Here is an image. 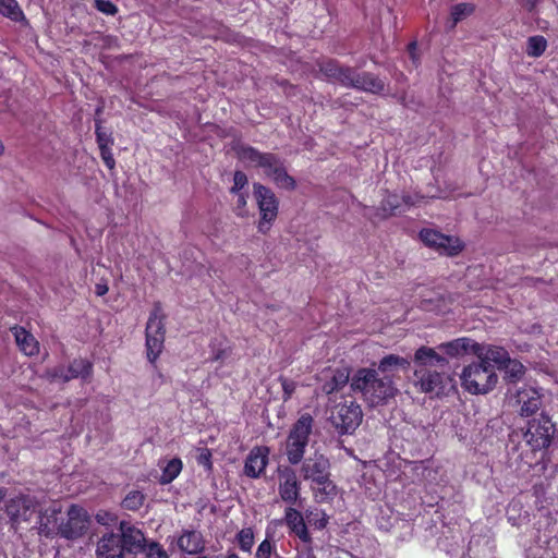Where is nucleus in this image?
Listing matches in <instances>:
<instances>
[{"label":"nucleus","instance_id":"nucleus-1","mask_svg":"<svg viewBox=\"0 0 558 558\" xmlns=\"http://www.w3.org/2000/svg\"><path fill=\"white\" fill-rule=\"evenodd\" d=\"M413 363L414 385L421 392L440 396L451 385L449 361L436 349L420 347L414 353Z\"/></svg>","mask_w":558,"mask_h":558},{"label":"nucleus","instance_id":"nucleus-2","mask_svg":"<svg viewBox=\"0 0 558 558\" xmlns=\"http://www.w3.org/2000/svg\"><path fill=\"white\" fill-rule=\"evenodd\" d=\"M350 387L354 392L361 393L369 407L384 405L399 392L392 376L381 375L375 368L368 367L354 373Z\"/></svg>","mask_w":558,"mask_h":558},{"label":"nucleus","instance_id":"nucleus-3","mask_svg":"<svg viewBox=\"0 0 558 558\" xmlns=\"http://www.w3.org/2000/svg\"><path fill=\"white\" fill-rule=\"evenodd\" d=\"M233 150L239 160L247 162L255 168H260L264 174L271 179L279 189L293 191L296 187L295 179L287 172L284 160L274 153H263L257 148L236 144Z\"/></svg>","mask_w":558,"mask_h":558},{"label":"nucleus","instance_id":"nucleus-4","mask_svg":"<svg viewBox=\"0 0 558 558\" xmlns=\"http://www.w3.org/2000/svg\"><path fill=\"white\" fill-rule=\"evenodd\" d=\"M555 434V424L551 417L542 412L537 417L527 421L525 427L513 429L510 440L519 447H527L532 452L547 449Z\"/></svg>","mask_w":558,"mask_h":558},{"label":"nucleus","instance_id":"nucleus-5","mask_svg":"<svg viewBox=\"0 0 558 558\" xmlns=\"http://www.w3.org/2000/svg\"><path fill=\"white\" fill-rule=\"evenodd\" d=\"M461 386L472 395H486L497 383L498 375L494 365H485L478 360L463 367L460 375Z\"/></svg>","mask_w":558,"mask_h":558},{"label":"nucleus","instance_id":"nucleus-6","mask_svg":"<svg viewBox=\"0 0 558 558\" xmlns=\"http://www.w3.org/2000/svg\"><path fill=\"white\" fill-rule=\"evenodd\" d=\"M314 420L311 414H302L293 424L286 441V454L291 464L302 461L308 444Z\"/></svg>","mask_w":558,"mask_h":558},{"label":"nucleus","instance_id":"nucleus-7","mask_svg":"<svg viewBox=\"0 0 558 558\" xmlns=\"http://www.w3.org/2000/svg\"><path fill=\"white\" fill-rule=\"evenodd\" d=\"M363 418L362 409L353 399L341 398L330 409L329 422L341 434L353 433Z\"/></svg>","mask_w":558,"mask_h":558},{"label":"nucleus","instance_id":"nucleus-8","mask_svg":"<svg viewBox=\"0 0 558 558\" xmlns=\"http://www.w3.org/2000/svg\"><path fill=\"white\" fill-rule=\"evenodd\" d=\"M4 511L11 527L17 530L23 524L32 522L33 518L39 512V502L33 496L20 494L7 500Z\"/></svg>","mask_w":558,"mask_h":558},{"label":"nucleus","instance_id":"nucleus-9","mask_svg":"<svg viewBox=\"0 0 558 558\" xmlns=\"http://www.w3.org/2000/svg\"><path fill=\"white\" fill-rule=\"evenodd\" d=\"M166 315L160 303H155L154 308L146 324V349L147 357L154 363L162 351L166 327Z\"/></svg>","mask_w":558,"mask_h":558},{"label":"nucleus","instance_id":"nucleus-10","mask_svg":"<svg viewBox=\"0 0 558 558\" xmlns=\"http://www.w3.org/2000/svg\"><path fill=\"white\" fill-rule=\"evenodd\" d=\"M253 194L259 210L258 230L266 233L278 217L279 199L271 189L257 182L253 184Z\"/></svg>","mask_w":558,"mask_h":558},{"label":"nucleus","instance_id":"nucleus-11","mask_svg":"<svg viewBox=\"0 0 558 558\" xmlns=\"http://www.w3.org/2000/svg\"><path fill=\"white\" fill-rule=\"evenodd\" d=\"M89 525L88 512L78 505H71L60 515L58 535L66 539H76L85 534Z\"/></svg>","mask_w":558,"mask_h":558},{"label":"nucleus","instance_id":"nucleus-12","mask_svg":"<svg viewBox=\"0 0 558 558\" xmlns=\"http://www.w3.org/2000/svg\"><path fill=\"white\" fill-rule=\"evenodd\" d=\"M329 462L319 454L314 458H308L304 461L301 472L304 480H311L317 485V488L325 494L329 495L335 492V485L329 480Z\"/></svg>","mask_w":558,"mask_h":558},{"label":"nucleus","instance_id":"nucleus-13","mask_svg":"<svg viewBox=\"0 0 558 558\" xmlns=\"http://www.w3.org/2000/svg\"><path fill=\"white\" fill-rule=\"evenodd\" d=\"M119 532L123 553L138 554L144 551L147 541L140 529L126 521H121Z\"/></svg>","mask_w":558,"mask_h":558},{"label":"nucleus","instance_id":"nucleus-14","mask_svg":"<svg viewBox=\"0 0 558 558\" xmlns=\"http://www.w3.org/2000/svg\"><path fill=\"white\" fill-rule=\"evenodd\" d=\"M515 402L522 417L535 415L543 407L542 395L532 387H523L515 392Z\"/></svg>","mask_w":558,"mask_h":558},{"label":"nucleus","instance_id":"nucleus-15","mask_svg":"<svg viewBox=\"0 0 558 558\" xmlns=\"http://www.w3.org/2000/svg\"><path fill=\"white\" fill-rule=\"evenodd\" d=\"M278 476L280 498L287 504H295L300 497V483L295 472L290 468L279 469Z\"/></svg>","mask_w":558,"mask_h":558},{"label":"nucleus","instance_id":"nucleus-16","mask_svg":"<svg viewBox=\"0 0 558 558\" xmlns=\"http://www.w3.org/2000/svg\"><path fill=\"white\" fill-rule=\"evenodd\" d=\"M474 354L477 360L485 365H494V369L501 368L507 361H509V353L502 347L493 344H481L474 345Z\"/></svg>","mask_w":558,"mask_h":558},{"label":"nucleus","instance_id":"nucleus-17","mask_svg":"<svg viewBox=\"0 0 558 558\" xmlns=\"http://www.w3.org/2000/svg\"><path fill=\"white\" fill-rule=\"evenodd\" d=\"M385 82L378 75L372 72H357L353 68V74L349 82L348 87L357 90H363L371 94H380L385 89Z\"/></svg>","mask_w":558,"mask_h":558},{"label":"nucleus","instance_id":"nucleus-18","mask_svg":"<svg viewBox=\"0 0 558 558\" xmlns=\"http://www.w3.org/2000/svg\"><path fill=\"white\" fill-rule=\"evenodd\" d=\"M319 72H322L328 80L338 82L342 86L348 87L353 68L341 65L336 59H326L317 63Z\"/></svg>","mask_w":558,"mask_h":558},{"label":"nucleus","instance_id":"nucleus-19","mask_svg":"<svg viewBox=\"0 0 558 558\" xmlns=\"http://www.w3.org/2000/svg\"><path fill=\"white\" fill-rule=\"evenodd\" d=\"M412 205L411 197L387 193L377 208V216L388 218L404 213Z\"/></svg>","mask_w":558,"mask_h":558},{"label":"nucleus","instance_id":"nucleus-20","mask_svg":"<svg viewBox=\"0 0 558 558\" xmlns=\"http://www.w3.org/2000/svg\"><path fill=\"white\" fill-rule=\"evenodd\" d=\"M96 558H124L119 534L105 533L97 542Z\"/></svg>","mask_w":558,"mask_h":558},{"label":"nucleus","instance_id":"nucleus-21","mask_svg":"<svg viewBox=\"0 0 558 558\" xmlns=\"http://www.w3.org/2000/svg\"><path fill=\"white\" fill-rule=\"evenodd\" d=\"M38 521V533L47 537L54 534L58 535V524L60 522L61 507L58 504H53L48 507L44 512L39 509L37 512Z\"/></svg>","mask_w":558,"mask_h":558},{"label":"nucleus","instance_id":"nucleus-22","mask_svg":"<svg viewBox=\"0 0 558 558\" xmlns=\"http://www.w3.org/2000/svg\"><path fill=\"white\" fill-rule=\"evenodd\" d=\"M268 454L269 449L267 447H256L252 449L245 461V475L252 478L258 477L268 463Z\"/></svg>","mask_w":558,"mask_h":558},{"label":"nucleus","instance_id":"nucleus-23","mask_svg":"<svg viewBox=\"0 0 558 558\" xmlns=\"http://www.w3.org/2000/svg\"><path fill=\"white\" fill-rule=\"evenodd\" d=\"M93 372V365L85 359L74 360L66 368L59 367L54 369V377L61 378L63 381L82 377L84 379L90 377Z\"/></svg>","mask_w":558,"mask_h":558},{"label":"nucleus","instance_id":"nucleus-24","mask_svg":"<svg viewBox=\"0 0 558 558\" xmlns=\"http://www.w3.org/2000/svg\"><path fill=\"white\" fill-rule=\"evenodd\" d=\"M323 375L327 378L322 386V390L326 395L340 390L350 380V369L348 367L326 368Z\"/></svg>","mask_w":558,"mask_h":558},{"label":"nucleus","instance_id":"nucleus-25","mask_svg":"<svg viewBox=\"0 0 558 558\" xmlns=\"http://www.w3.org/2000/svg\"><path fill=\"white\" fill-rule=\"evenodd\" d=\"M12 331L17 347L24 354L28 356L38 354L39 343L31 332L19 326L13 327Z\"/></svg>","mask_w":558,"mask_h":558},{"label":"nucleus","instance_id":"nucleus-26","mask_svg":"<svg viewBox=\"0 0 558 558\" xmlns=\"http://www.w3.org/2000/svg\"><path fill=\"white\" fill-rule=\"evenodd\" d=\"M476 344L470 338H458L449 342H445L438 345V350L451 357H459L469 352L474 354V345Z\"/></svg>","mask_w":558,"mask_h":558},{"label":"nucleus","instance_id":"nucleus-27","mask_svg":"<svg viewBox=\"0 0 558 558\" xmlns=\"http://www.w3.org/2000/svg\"><path fill=\"white\" fill-rule=\"evenodd\" d=\"M410 361L403 356L388 354L378 362L377 368L375 369L381 375H390L393 377V372L396 369L408 371L410 368Z\"/></svg>","mask_w":558,"mask_h":558},{"label":"nucleus","instance_id":"nucleus-28","mask_svg":"<svg viewBox=\"0 0 558 558\" xmlns=\"http://www.w3.org/2000/svg\"><path fill=\"white\" fill-rule=\"evenodd\" d=\"M284 519L288 526L298 535L300 539L306 543L311 541L303 517L298 510L294 508H288L286 510Z\"/></svg>","mask_w":558,"mask_h":558},{"label":"nucleus","instance_id":"nucleus-29","mask_svg":"<svg viewBox=\"0 0 558 558\" xmlns=\"http://www.w3.org/2000/svg\"><path fill=\"white\" fill-rule=\"evenodd\" d=\"M179 548L187 554H197L203 550V536L196 531H185L178 539Z\"/></svg>","mask_w":558,"mask_h":558},{"label":"nucleus","instance_id":"nucleus-30","mask_svg":"<svg viewBox=\"0 0 558 558\" xmlns=\"http://www.w3.org/2000/svg\"><path fill=\"white\" fill-rule=\"evenodd\" d=\"M418 238L423 244H451L452 242V236L429 228L422 229Z\"/></svg>","mask_w":558,"mask_h":558},{"label":"nucleus","instance_id":"nucleus-31","mask_svg":"<svg viewBox=\"0 0 558 558\" xmlns=\"http://www.w3.org/2000/svg\"><path fill=\"white\" fill-rule=\"evenodd\" d=\"M0 14L14 22L25 19L16 0H0Z\"/></svg>","mask_w":558,"mask_h":558},{"label":"nucleus","instance_id":"nucleus-32","mask_svg":"<svg viewBox=\"0 0 558 558\" xmlns=\"http://www.w3.org/2000/svg\"><path fill=\"white\" fill-rule=\"evenodd\" d=\"M546 48H547V40L542 35L531 36L527 39L526 53L530 57H533V58L541 57L545 52Z\"/></svg>","mask_w":558,"mask_h":558},{"label":"nucleus","instance_id":"nucleus-33","mask_svg":"<svg viewBox=\"0 0 558 558\" xmlns=\"http://www.w3.org/2000/svg\"><path fill=\"white\" fill-rule=\"evenodd\" d=\"M501 368H505L506 378L511 383L520 380L525 373L523 364L517 360H511L510 357Z\"/></svg>","mask_w":558,"mask_h":558},{"label":"nucleus","instance_id":"nucleus-34","mask_svg":"<svg viewBox=\"0 0 558 558\" xmlns=\"http://www.w3.org/2000/svg\"><path fill=\"white\" fill-rule=\"evenodd\" d=\"M182 470V461L178 458H174L168 461L167 465L162 470V475L160 477L161 484L171 483L181 472Z\"/></svg>","mask_w":558,"mask_h":558},{"label":"nucleus","instance_id":"nucleus-35","mask_svg":"<svg viewBox=\"0 0 558 558\" xmlns=\"http://www.w3.org/2000/svg\"><path fill=\"white\" fill-rule=\"evenodd\" d=\"M240 549L244 553H251L254 545V531L252 527H244L235 535Z\"/></svg>","mask_w":558,"mask_h":558},{"label":"nucleus","instance_id":"nucleus-36","mask_svg":"<svg viewBox=\"0 0 558 558\" xmlns=\"http://www.w3.org/2000/svg\"><path fill=\"white\" fill-rule=\"evenodd\" d=\"M475 11V5L472 3H458L451 8L450 15L452 19V24L456 26L460 21L471 15Z\"/></svg>","mask_w":558,"mask_h":558},{"label":"nucleus","instance_id":"nucleus-37","mask_svg":"<svg viewBox=\"0 0 558 558\" xmlns=\"http://www.w3.org/2000/svg\"><path fill=\"white\" fill-rule=\"evenodd\" d=\"M95 135L98 148L113 146L114 138L111 131H107L101 126V120H95Z\"/></svg>","mask_w":558,"mask_h":558},{"label":"nucleus","instance_id":"nucleus-38","mask_svg":"<svg viewBox=\"0 0 558 558\" xmlns=\"http://www.w3.org/2000/svg\"><path fill=\"white\" fill-rule=\"evenodd\" d=\"M145 500V496L140 490H131L122 500L121 505L124 509L136 511L138 510Z\"/></svg>","mask_w":558,"mask_h":558},{"label":"nucleus","instance_id":"nucleus-39","mask_svg":"<svg viewBox=\"0 0 558 558\" xmlns=\"http://www.w3.org/2000/svg\"><path fill=\"white\" fill-rule=\"evenodd\" d=\"M247 175L241 170H235L233 173V185L230 187L229 192L230 194L244 193V189L247 186Z\"/></svg>","mask_w":558,"mask_h":558},{"label":"nucleus","instance_id":"nucleus-40","mask_svg":"<svg viewBox=\"0 0 558 558\" xmlns=\"http://www.w3.org/2000/svg\"><path fill=\"white\" fill-rule=\"evenodd\" d=\"M143 553L145 554V558H168L167 551L157 542L146 543Z\"/></svg>","mask_w":558,"mask_h":558},{"label":"nucleus","instance_id":"nucleus-41","mask_svg":"<svg viewBox=\"0 0 558 558\" xmlns=\"http://www.w3.org/2000/svg\"><path fill=\"white\" fill-rule=\"evenodd\" d=\"M94 7L96 10L107 15H116L118 13V7L110 0H95Z\"/></svg>","mask_w":558,"mask_h":558},{"label":"nucleus","instance_id":"nucleus-42","mask_svg":"<svg viewBox=\"0 0 558 558\" xmlns=\"http://www.w3.org/2000/svg\"><path fill=\"white\" fill-rule=\"evenodd\" d=\"M95 519H96L97 523L105 525V526H111V525L116 524L118 521V517L114 513L109 512L107 510H99L96 513Z\"/></svg>","mask_w":558,"mask_h":558},{"label":"nucleus","instance_id":"nucleus-43","mask_svg":"<svg viewBox=\"0 0 558 558\" xmlns=\"http://www.w3.org/2000/svg\"><path fill=\"white\" fill-rule=\"evenodd\" d=\"M275 549L274 543L269 538H265L257 547L256 558H270Z\"/></svg>","mask_w":558,"mask_h":558},{"label":"nucleus","instance_id":"nucleus-44","mask_svg":"<svg viewBox=\"0 0 558 558\" xmlns=\"http://www.w3.org/2000/svg\"><path fill=\"white\" fill-rule=\"evenodd\" d=\"M197 463L204 465L207 471H211V452L208 448H197Z\"/></svg>","mask_w":558,"mask_h":558},{"label":"nucleus","instance_id":"nucleus-45","mask_svg":"<svg viewBox=\"0 0 558 558\" xmlns=\"http://www.w3.org/2000/svg\"><path fill=\"white\" fill-rule=\"evenodd\" d=\"M234 195L236 196V201H235V205H234V211H235L236 216H239V217L246 216V214H247L246 205H247L248 193L244 192V193L234 194Z\"/></svg>","mask_w":558,"mask_h":558},{"label":"nucleus","instance_id":"nucleus-46","mask_svg":"<svg viewBox=\"0 0 558 558\" xmlns=\"http://www.w3.org/2000/svg\"><path fill=\"white\" fill-rule=\"evenodd\" d=\"M279 381L283 390L282 399L288 401L296 389V383L282 376L279 377Z\"/></svg>","mask_w":558,"mask_h":558},{"label":"nucleus","instance_id":"nucleus-47","mask_svg":"<svg viewBox=\"0 0 558 558\" xmlns=\"http://www.w3.org/2000/svg\"><path fill=\"white\" fill-rule=\"evenodd\" d=\"M111 147L112 146L102 147V148H99V150H100V157H101L104 163L106 165V167L109 170H114L116 159L113 157Z\"/></svg>","mask_w":558,"mask_h":558},{"label":"nucleus","instance_id":"nucleus-48","mask_svg":"<svg viewBox=\"0 0 558 558\" xmlns=\"http://www.w3.org/2000/svg\"><path fill=\"white\" fill-rule=\"evenodd\" d=\"M463 246H435L440 255L445 256H457L461 253Z\"/></svg>","mask_w":558,"mask_h":558},{"label":"nucleus","instance_id":"nucleus-49","mask_svg":"<svg viewBox=\"0 0 558 558\" xmlns=\"http://www.w3.org/2000/svg\"><path fill=\"white\" fill-rule=\"evenodd\" d=\"M108 292V286L106 282H99L95 286V293L98 296H102Z\"/></svg>","mask_w":558,"mask_h":558},{"label":"nucleus","instance_id":"nucleus-50","mask_svg":"<svg viewBox=\"0 0 558 558\" xmlns=\"http://www.w3.org/2000/svg\"><path fill=\"white\" fill-rule=\"evenodd\" d=\"M525 2V7L529 11H533L536 9L539 0H523Z\"/></svg>","mask_w":558,"mask_h":558},{"label":"nucleus","instance_id":"nucleus-51","mask_svg":"<svg viewBox=\"0 0 558 558\" xmlns=\"http://www.w3.org/2000/svg\"><path fill=\"white\" fill-rule=\"evenodd\" d=\"M8 489L4 487H0V504L7 497Z\"/></svg>","mask_w":558,"mask_h":558},{"label":"nucleus","instance_id":"nucleus-52","mask_svg":"<svg viewBox=\"0 0 558 558\" xmlns=\"http://www.w3.org/2000/svg\"><path fill=\"white\" fill-rule=\"evenodd\" d=\"M226 558H240V557H239V555H238L236 553H234V551H232V550H229V551L227 553Z\"/></svg>","mask_w":558,"mask_h":558},{"label":"nucleus","instance_id":"nucleus-53","mask_svg":"<svg viewBox=\"0 0 558 558\" xmlns=\"http://www.w3.org/2000/svg\"><path fill=\"white\" fill-rule=\"evenodd\" d=\"M408 49L410 52L414 51L416 49V43L412 41L408 45Z\"/></svg>","mask_w":558,"mask_h":558},{"label":"nucleus","instance_id":"nucleus-54","mask_svg":"<svg viewBox=\"0 0 558 558\" xmlns=\"http://www.w3.org/2000/svg\"><path fill=\"white\" fill-rule=\"evenodd\" d=\"M336 104H338V105H339V106H341V107H342V106H344V101L342 100V98H338V99L336 100Z\"/></svg>","mask_w":558,"mask_h":558},{"label":"nucleus","instance_id":"nucleus-55","mask_svg":"<svg viewBox=\"0 0 558 558\" xmlns=\"http://www.w3.org/2000/svg\"><path fill=\"white\" fill-rule=\"evenodd\" d=\"M454 244L460 245V244H463V243H462V242H460V240H459V239H456V243H454Z\"/></svg>","mask_w":558,"mask_h":558},{"label":"nucleus","instance_id":"nucleus-56","mask_svg":"<svg viewBox=\"0 0 558 558\" xmlns=\"http://www.w3.org/2000/svg\"><path fill=\"white\" fill-rule=\"evenodd\" d=\"M196 558H207V557H205V556H199V557H196Z\"/></svg>","mask_w":558,"mask_h":558}]
</instances>
